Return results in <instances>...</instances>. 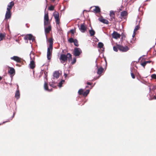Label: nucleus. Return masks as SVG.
<instances>
[{
	"instance_id": "1",
	"label": "nucleus",
	"mask_w": 156,
	"mask_h": 156,
	"mask_svg": "<svg viewBox=\"0 0 156 156\" xmlns=\"http://www.w3.org/2000/svg\"><path fill=\"white\" fill-rule=\"evenodd\" d=\"M59 59L60 62L62 63H63L68 60L69 61L71 60L72 59V56L70 53H67L66 55L62 54L60 55Z\"/></svg>"
},
{
	"instance_id": "2",
	"label": "nucleus",
	"mask_w": 156,
	"mask_h": 156,
	"mask_svg": "<svg viewBox=\"0 0 156 156\" xmlns=\"http://www.w3.org/2000/svg\"><path fill=\"white\" fill-rule=\"evenodd\" d=\"M24 39L25 40L27 41L26 42V43H28V40L30 41V43L31 44L32 42H33L35 40V38L34 37L33 35L30 34H28L26 35L24 37Z\"/></svg>"
},
{
	"instance_id": "3",
	"label": "nucleus",
	"mask_w": 156,
	"mask_h": 156,
	"mask_svg": "<svg viewBox=\"0 0 156 156\" xmlns=\"http://www.w3.org/2000/svg\"><path fill=\"white\" fill-rule=\"evenodd\" d=\"M53 49V47H50L48 46L47 49V58L48 60H50L52 54Z\"/></svg>"
},
{
	"instance_id": "4",
	"label": "nucleus",
	"mask_w": 156,
	"mask_h": 156,
	"mask_svg": "<svg viewBox=\"0 0 156 156\" xmlns=\"http://www.w3.org/2000/svg\"><path fill=\"white\" fill-rule=\"evenodd\" d=\"M59 76V73L58 71L54 72L53 74V77L51 78V80L53 83H55L56 82L54 80L55 79H57L58 78Z\"/></svg>"
},
{
	"instance_id": "5",
	"label": "nucleus",
	"mask_w": 156,
	"mask_h": 156,
	"mask_svg": "<svg viewBox=\"0 0 156 156\" xmlns=\"http://www.w3.org/2000/svg\"><path fill=\"white\" fill-rule=\"evenodd\" d=\"M78 26L80 30L82 33H84L87 30V27L85 26L84 23L81 24L80 27L79 25H78Z\"/></svg>"
},
{
	"instance_id": "6",
	"label": "nucleus",
	"mask_w": 156,
	"mask_h": 156,
	"mask_svg": "<svg viewBox=\"0 0 156 156\" xmlns=\"http://www.w3.org/2000/svg\"><path fill=\"white\" fill-rule=\"evenodd\" d=\"M82 53L81 49L79 48H76L74 50V55L75 56H79Z\"/></svg>"
},
{
	"instance_id": "7",
	"label": "nucleus",
	"mask_w": 156,
	"mask_h": 156,
	"mask_svg": "<svg viewBox=\"0 0 156 156\" xmlns=\"http://www.w3.org/2000/svg\"><path fill=\"white\" fill-rule=\"evenodd\" d=\"M117 46L119 50L122 52H126L129 49V48L126 46L124 47L120 45H117Z\"/></svg>"
},
{
	"instance_id": "8",
	"label": "nucleus",
	"mask_w": 156,
	"mask_h": 156,
	"mask_svg": "<svg viewBox=\"0 0 156 156\" xmlns=\"http://www.w3.org/2000/svg\"><path fill=\"white\" fill-rule=\"evenodd\" d=\"M53 16H54V18L55 19L56 23L59 24V13L57 12H55L53 13Z\"/></svg>"
},
{
	"instance_id": "9",
	"label": "nucleus",
	"mask_w": 156,
	"mask_h": 156,
	"mask_svg": "<svg viewBox=\"0 0 156 156\" xmlns=\"http://www.w3.org/2000/svg\"><path fill=\"white\" fill-rule=\"evenodd\" d=\"M112 36L113 38L115 39L120 38L121 35L120 34L118 33L117 32L114 31L113 33L112 34Z\"/></svg>"
},
{
	"instance_id": "10",
	"label": "nucleus",
	"mask_w": 156,
	"mask_h": 156,
	"mask_svg": "<svg viewBox=\"0 0 156 156\" xmlns=\"http://www.w3.org/2000/svg\"><path fill=\"white\" fill-rule=\"evenodd\" d=\"M30 59L31 61L30 64V68L32 69H33L35 67V64L34 63V61L32 59V55L30 54Z\"/></svg>"
},
{
	"instance_id": "11",
	"label": "nucleus",
	"mask_w": 156,
	"mask_h": 156,
	"mask_svg": "<svg viewBox=\"0 0 156 156\" xmlns=\"http://www.w3.org/2000/svg\"><path fill=\"white\" fill-rule=\"evenodd\" d=\"M95 67H96V69L97 71V74L99 75L101 74L103 70V68L102 67H100V68H98L97 64L96 65Z\"/></svg>"
},
{
	"instance_id": "12",
	"label": "nucleus",
	"mask_w": 156,
	"mask_h": 156,
	"mask_svg": "<svg viewBox=\"0 0 156 156\" xmlns=\"http://www.w3.org/2000/svg\"><path fill=\"white\" fill-rule=\"evenodd\" d=\"M11 13L10 10H7L5 14V19H8L11 17Z\"/></svg>"
},
{
	"instance_id": "13",
	"label": "nucleus",
	"mask_w": 156,
	"mask_h": 156,
	"mask_svg": "<svg viewBox=\"0 0 156 156\" xmlns=\"http://www.w3.org/2000/svg\"><path fill=\"white\" fill-rule=\"evenodd\" d=\"M14 5V3L13 1L10 2L8 5L7 10H10Z\"/></svg>"
},
{
	"instance_id": "14",
	"label": "nucleus",
	"mask_w": 156,
	"mask_h": 156,
	"mask_svg": "<svg viewBox=\"0 0 156 156\" xmlns=\"http://www.w3.org/2000/svg\"><path fill=\"white\" fill-rule=\"evenodd\" d=\"M10 58L17 62H21L20 58L17 56H14L11 57Z\"/></svg>"
},
{
	"instance_id": "15",
	"label": "nucleus",
	"mask_w": 156,
	"mask_h": 156,
	"mask_svg": "<svg viewBox=\"0 0 156 156\" xmlns=\"http://www.w3.org/2000/svg\"><path fill=\"white\" fill-rule=\"evenodd\" d=\"M101 22L106 24H108L109 23L108 21L104 19L103 17H101L98 19Z\"/></svg>"
},
{
	"instance_id": "16",
	"label": "nucleus",
	"mask_w": 156,
	"mask_h": 156,
	"mask_svg": "<svg viewBox=\"0 0 156 156\" xmlns=\"http://www.w3.org/2000/svg\"><path fill=\"white\" fill-rule=\"evenodd\" d=\"M44 28L45 33V34H47L49 33L51 30V25H49L48 27H44Z\"/></svg>"
},
{
	"instance_id": "17",
	"label": "nucleus",
	"mask_w": 156,
	"mask_h": 156,
	"mask_svg": "<svg viewBox=\"0 0 156 156\" xmlns=\"http://www.w3.org/2000/svg\"><path fill=\"white\" fill-rule=\"evenodd\" d=\"M44 88L45 90L48 91H52V88L49 89L47 83L45 82H44Z\"/></svg>"
},
{
	"instance_id": "18",
	"label": "nucleus",
	"mask_w": 156,
	"mask_h": 156,
	"mask_svg": "<svg viewBox=\"0 0 156 156\" xmlns=\"http://www.w3.org/2000/svg\"><path fill=\"white\" fill-rule=\"evenodd\" d=\"M95 8L93 9V11L96 13H98L101 12L100 8L98 6H94Z\"/></svg>"
},
{
	"instance_id": "19",
	"label": "nucleus",
	"mask_w": 156,
	"mask_h": 156,
	"mask_svg": "<svg viewBox=\"0 0 156 156\" xmlns=\"http://www.w3.org/2000/svg\"><path fill=\"white\" fill-rule=\"evenodd\" d=\"M140 20H140L139 19L138 24L135 26V28L133 30L134 32H136L137 30H138L139 29L140 27V26H139V24L140 21Z\"/></svg>"
},
{
	"instance_id": "20",
	"label": "nucleus",
	"mask_w": 156,
	"mask_h": 156,
	"mask_svg": "<svg viewBox=\"0 0 156 156\" xmlns=\"http://www.w3.org/2000/svg\"><path fill=\"white\" fill-rule=\"evenodd\" d=\"M48 41L49 43L48 46H50V47H53V39L52 38H49L48 40Z\"/></svg>"
},
{
	"instance_id": "21",
	"label": "nucleus",
	"mask_w": 156,
	"mask_h": 156,
	"mask_svg": "<svg viewBox=\"0 0 156 156\" xmlns=\"http://www.w3.org/2000/svg\"><path fill=\"white\" fill-rule=\"evenodd\" d=\"M8 72L10 74H12L15 73V69L13 68H10V69L8 71Z\"/></svg>"
},
{
	"instance_id": "22",
	"label": "nucleus",
	"mask_w": 156,
	"mask_h": 156,
	"mask_svg": "<svg viewBox=\"0 0 156 156\" xmlns=\"http://www.w3.org/2000/svg\"><path fill=\"white\" fill-rule=\"evenodd\" d=\"M15 96L17 99H18L20 98V93L19 90H17L16 91L15 93Z\"/></svg>"
},
{
	"instance_id": "23",
	"label": "nucleus",
	"mask_w": 156,
	"mask_h": 156,
	"mask_svg": "<svg viewBox=\"0 0 156 156\" xmlns=\"http://www.w3.org/2000/svg\"><path fill=\"white\" fill-rule=\"evenodd\" d=\"M89 32L90 36H94L95 34V31L92 29L89 30Z\"/></svg>"
},
{
	"instance_id": "24",
	"label": "nucleus",
	"mask_w": 156,
	"mask_h": 156,
	"mask_svg": "<svg viewBox=\"0 0 156 156\" xmlns=\"http://www.w3.org/2000/svg\"><path fill=\"white\" fill-rule=\"evenodd\" d=\"M127 15V12L125 11H123L121 12V16L122 17H124Z\"/></svg>"
},
{
	"instance_id": "25",
	"label": "nucleus",
	"mask_w": 156,
	"mask_h": 156,
	"mask_svg": "<svg viewBox=\"0 0 156 156\" xmlns=\"http://www.w3.org/2000/svg\"><path fill=\"white\" fill-rule=\"evenodd\" d=\"M5 36V34L0 33V41L2 40Z\"/></svg>"
},
{
	"instance_id": "26",
	"label": "nucleus",
	"mask_w": 156,
	"mask_h": 156,
	"mask_svg": "<svg viewBox=\"0 0 156 156\" xmlns=\"http://www.w3.org/2000/svg\"><path fill=\"white\" fill-rule=\"evenodd\" d=\"M90 90H87L83 92V95L84 96H86L87 94L89 93Z\"/></svg>"
},
{
	"instance_id": "27",
	"label": "nucleus",
	"mask_w": 156,
	"mask_h": 156,
	"mask_svg": "<svg viewBox=\"0 0 156 156\" xmlns=\"http://www.w3.org/2000/svg\"><path fill=\"white\" fill-rule=\"evenodd\" d=\"M73 43H74V44L75 46H79L78 41L76 39H74V41Z\"/></svg>"
},
{
	"instance_id": "28",
	"label": "nucleus",
	"mask_w": 156,
	"mask_h": 156,
	"mask_svg": "<svg viewBox=\"0 0 156 156\" xmlns=\"http://www.w3.org/2000/svg\"><path fill=\"white\" fill-rule=\"evenodd\" d=\"M49 20H44V27L45 26L49 25Z\"/></svg>"
},
{
	"instance_id": "29",
	"label": "nucleus",
	"mask_w": 156,
	"mask_h": 156,
	"mask_svg": "<svg viewBox=\"0 0 156 156\" xmlns=\"http://www.w3.org/2000/svg\"><path fill=\"white\" fill-rule=\"evenodd\" d=\"M44 20H49L48 16V14H44Z\"/></svg>"
},
{
	"instance_id": "30",
	"label": "nucleus",
	"mask_w": 156,
	"mask_h": 156,
	"mask_svg": "<svg viewBox=\"0 0 156 156\" xmlns=\"http://www.w3.org/2000/svg\"><path fill=\"white\" fill-rule=\"evenodd\" d=\"M83 89H80L78 91L79 94L80 95L83 94Z\"/></svg>"
},
{
	"instance_id": "31",
	"label": "nucleus",
	"mask_w": 156,
	"mask_h": 156,
	"mask_svg": "<svg viewBox=\"0 0 156 156\" xmlns=\"http://www.w3.org/2000/svg\"><path fill=\"white\" fill-rule=\"evenodd\" d=\"M98 46L99 48H101L103 47L104 44L103 43L99 42L98 43Z\"/></svg>"
},
{
	"instance_id": "32",
	"label": "nucleus",
	"mask_w": 156,
	"mask_h": 156,
	"mask_svg": "<svg viewBox=\"0 0 156 156\" xmlns=\"http://www.w3.org/2000/svg\"><path fill=\"white\" fill-rule=\"evenodd\" d=\"M15 112H14V113H13V116L11 117L9 119H8V120L7 121H6L3 122V123H5V122H9L10 120H12V119L13 118L14 116V115L15 114Z\"/></svg>"
},
{
	"instance_id": "33",
	"label": "nucleus",
	"mask_w": 156,
	"mask_h": 156,
	"mask_svg": "<svg viewBox=\"0 0 156 156\" xmlns=\"http://www.w3.org/2000/svg\"><path fill=\"white\" fill-rule=\"evenodd\" d=\"M64 80H62L59 83L58 86L59 87H61L62 86V85L63 84V83L64 82Z\"/></svg>"
},
{
	"instance_id": "34",
	"label": "nucleus",
	"mask_w": 156,
	"mask_h": 156,
	"mask_svg": "<svg viewBox=\"0 0 156 156\" xmlns=\"http://www.w3.org/2000/svg\"><path fill=\"white\" fill-rule=\"evenodd\" d=\"M54 9V7L52 5H50L48 8V9L50 11H53Z\"/></svg>"
},
{
	"instance_id": "35",
	"label": "nucleus",
	"mask_w": 156,
	"mask_h": 156,
	"mask_svg": "<svg viewBox=\"0 0 156 156\" xmlns=\"http://www.w3.org/2000/svg\"><path fill=\"white\" fill-rule=\"evenodd\" d=\"M74 41V39L73 38H70L68 40L69 42L70 43H73Z\"/></svg>"
},
{
	"instance_id": "36",
	"label": "nucleus",
	"mask_w": 156,
	"mask_h": 156,
	"mask_svg": "<svg viewBox=\"0 0 156 156\" xmlns=\"http://www.w3.org/2000/svg\"><path fill=\"white\" fill-rule=\"evenodd\" d=\"M130 74H131V76L132 78L133 79H134L135 78V76L133 72L132 69H131V70Z\"/></svg>"
},
{
	"instance_id": "37",
	"label": "nucleus",
	"mask_w": 156,
	"mask_h": 156,
	"mask_svg": "<svg viewBox=\"0 0 156 156\" xmlns=\"http://www.w3.org/2000/svg\"><path fill=\"white\" fill-rule=\"evenodd\" d=\"M151 77L152 79H156V74H154L151 75Z\"/></svg>"
},
{
	"instance_id": "38",
	"label": "nucleus",
	"mask_w": 156,
	"mask_h": 156,
	"mask_svg": "<svg viewBox=\"0 0 156 156\" xmlns=\"http://www.w3.org/2000/svg\"><path fill=\"white\" fill-rule=\"evenodd\" d=\"M113 49L114 51L117 52L118 51V46H117V47L114 46L113 47Z\"/></svg>"
},
{
	"instance_id": "39",
	"label": "nucleus",
	"mask_w": 156,
	"mask_h": 156,
	"mask_svg": "<svg viewBox=\"0 0 156 156\" xmlns=\"http://www.w3.org/2000/svg\"><path fill=\"white\" fill-rule=\"evenodd\" d=\"M146 64L147 63H146V62H145V61H144L143 62L141 63V65L144 68Z\"/></svg>"
},
{
	"instance_id": "40",
	"label": "nucleus",
	"mask_w": 156,
	"mask_h": 156,
	"mask_svg": "<svg viewBox=\"0 0 156 156\" xmlns=\"http://www.w3.org/2000/svg\"><path fill=\"white\" fill-rule=\"evenodd\" d=\"M76 59L75 58H73V61L71 62V64H74L76 62Z\"/></svg>"
},
{
	"instance_id": "41",
	"label": "nucleus",
	"mask_w": 156,
	"mask_h": 156,
	"mask_svg": "<svg viewBox=\"0 0 156 156\" xmlns=\"http://www.w3.org/2000/svg\"><path fill=\"white\" fill-rule=\"evenodd\" d=\"M110 16V17H111V20H113V19H115V15H111V16Z\"/></svg>"
},
{
	"instance_id": "42",
	"label": "nucleus",
	"mask_w": 156,
	"mask_h": 156,
	"mask_svg": "<svg viewBox=\"0 0 156 156\" xmlns=\"http://www.w3.org/2000/svg\"><path fill=\"white\" fill-rule=\"evenodd\" d=\"M109 15H110V16L114 15L115 13L113 11H110Z\"/></svg>"
},
{
	"instance_id": "43",
	"label": "nucleus",
	"mask_w": 156,
	"mask_h": 156,
	"mask_svg": "<svg viewBox=\"0 0 156 156\" xmlns=\"http://www.w3.org/2000/svg\"><path fill=\"white\" fill-rule=\"evenodd\" d=\"M30 54L32 55V59H33V60H34V54L33 53H31V52L30 53Z\"/></svg>"
},
{
	"instance_id": "44",
	"label": "nucleus",
	"mask_w": 156,
	"mask_h": 156,
	"mask_svg": "<svg viewBox=\"0 0 156 156\" xmlns=\"http://www.w3.org/2000/svg\"><path fill=\"white\" fill-rule=\"evenodd\" d=\"M70 32L72 34H74V30L73 29H71Z\"/></svg>"
},
{
	"instance_id": "45",
	"label": "nucleus",
	"mask_w": 156,
	"mask_h": 156,
	"mask_svg": "<svg viewBox=\"0 0 156 156\" xmlns=\"http://www.w3.org/2000/svg\"><path fill=\"white\" fill-rule=\"evenodd\" d=\"M50 86L51 87H54V85L52 83H51V84H50Z\"/></svg>"
},
{
	"instance_id": "46",
	"label": "nucleus",
	"mask_w": 156,
	"mask_h": 156,
	"mask_svg": "<svg viewBox=\"0 0 156 156\" xmlns=\"http://www.w3.org/2000/svg\"><path fill=\"white\" fill-rule=\"evenodd\" d=\"M121 36H122V38H123L124 37H125V35H124V34H122Z\"/></svg>"
},
{
	"instance_id": "47",
	"label": "nucleus",
	"mask_w": 156,
	"mask_h": 156,
	"mask_svg": "<svg viewBox=\"0 0 156 156\" xmlns=\"http://www.w3.org/2000/svg\"><path fill=\"white\" fill-rule=\"evenodd\" d=\"M146 62V63L147 64V63H150L151 62V61H145Z\"/></svg>"
},
{
	"instance_id": "48",
	"label": "nucleus",
	"mask_w": 156,
	"mask_h": 156,
	"mask_svg": "<svg viewBox=\"0 0 156 156\" xmlns=\"http://www.w3.org/2000/svg\"><path fill=\"white\" fill-rule=\"evenodd\" d=\"M135 34H136L135 32H133V34L132 35V37H134L135 36Z\"/></svg>"
},
{
	"instance_id": "49",
	"label": "nucleus",
	"mask_w": 156,
	"mask_h": 156,
	"mask_svg": "<svg viewBox=\"0 0 156 156\" xmlns=\"http://www.w3.org/2000/svg\"><path fill=\"white\" fill-rule=\"evenodd\" d=\"M87 84L88 85H91L92 83L90 82H87Z\"/></svg>"
},
{
	"instance_id": "50",
	"label": "nucleus",
	"mask_w": 156,
	"mask_h": 156,
	"mask_svg": "<svg viewBox=\"0 0 156 156\" xmlns=\"http://www.w3.org/2000/svg\"><path fill=\"white\" fill-rule=\"evenodd\" d=\"M64 76H65V77H67V74L65 73L64 74Z\"/></svg>"
},
{
	"instance_id": "51",
	"label": "nucleus",
	"mask_w": 156,
	"mask_h": 156,
	"mask_svg": "<svg viewBox=\"0 0 156 156\" xmlns=\"http://www.w3.org/2000/svg\"><path fill=\"white\" fill-rule=\"evenodd\" d=\"M141 58V57H140V58H139V59H138V61H139L140 60Z\"/></svg>"
},
{
	"instance_id": "52",
	"label": "nucleus",
	"mask_w": 156,
	"mask_h": 156,
	"mask_svg": "<svg viewBox=\"0 0 156 156\" xmlns=\"http://www.w3.org/2000/svg\"><path fill=\"white\" fill-rule=\"evenodd\" d=\"M88 87V86H87L86 87V88H87Z\"/></svg>"
},
{
	"instance_id": "53",
	"label": "nucleus",
	"mask_w": 156,
	"mask_h": 156,
	"mask_svg": "<svg viewBox=\"0 0 156 156\" xmlns=\"http://www.w3.org/2000/svg\"><path fill=\"white\" fill-rule=\"evenodd\" d=\"M16 42H18V40L16 39Z\"/></svg>"
},
{
	"instance_id": "54",
	"label": "nucleus",
	"mask_w": 156,
	"mask_h": 156,
	"mask_svg": "<svg viewBox=\"0 0 156 156\" xmlns=\"http://www.w3.org/2000/svg\"><path fill=\"white\" fill-rule=\"evenodd\" d=\"M2 78L0 76V80L2 79Z\"/></svg>"
},
{
	"instance_id": "55",
	"label": "nucleus",
	"mask_w": 156,
	"mask_h": 156,
	"mask_svg": "<svg viewBox=\"0 0 156 156\" xmlns=\"http://www.w3.org/2000/svg\"><path fill=\"white\" fill-rule=\"evenodd\" d=\"M150 0H146V1H149Z\"/></svg>"
},
{
	"instance_id": "56",
	"label": "nucleus",
	"mask_w": 156,
	"mask_h": 156,
	"mask_svg": "<svg viewBox=\"0 0 156 156\" xmlns=\"http://www.w3.org/2000/svg\"><path fill=\"white\" fill-rule=\"evenodd\" d=\"M154 97H155V99H156V97H155V96H154Z\"/></svg>"
},
{
	"instance_id": "57",
	"label": "nucleus",
	"mask_w": 156,
	"mask_h": 156,
	"mask_svg": "<svg viewBox=\"0 0 156 156\" xmlns=\"http://www.w3.org/2000/svg\"><path fill=\"white\" fill-rule=\"evenodd\" d=\"M149 90H151V88H149Z\"/></svg>"
},
{
	"instance_id": "58",
	"label": "nucleus",
	"mask_w": 156,
	"mask_h": 156,
	"mask_svg": "<svg viewBox=\"0 0 156 156\" xmlns=\"http://www.w3.org/2000/svg\"><path fill=\"white\" fill-rule=\"evenodd\" d=\"M138 21V20L137 19V20H136V22H137Z\"/></svg>"
}]
</instances>
